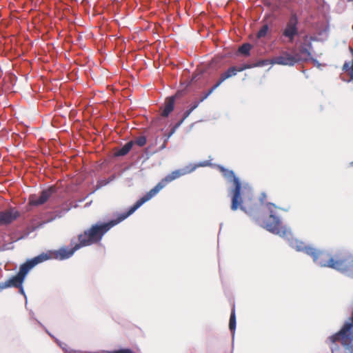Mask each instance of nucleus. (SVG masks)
Here are the masks:
<instances>
[{
	"mask_svg": "<svg viewBox=\"0 0 353 353\" xmlns=\"http://www.w3.org/2000/svg\"><path fill=\"white\" fill-rule=\"evenodd\" d=\"M251 48H252V45L248 43H243L242 46H241L239 48L238 50H239V53L247 57V56L250 55V51Z\"/></svg>",
	"mask_w": 353,
	"mask_h": 353,
	"instance_id": "obj_18",
	"label": "nucleus"
},
{
	"mask_svg": "<svg viewBox=\"0 0 353 353\" xmlns=\"http://www.w3.org/2000/svg\"><path fill=\"white\" fill-rule=\"evenodd\" d=\"M298 25V16L295 12H292L285 26L281 31V37L286 39L288 42L292 43L299 34Z\"/></svg>",
	"mask_w": 353,
	"mask_h": 353,
	"instance_id": "obj_7",
	"label": "nucleus"
},
{
	"mask_svg": "<svg viewBox=\"0 0 353 353\" xmlns=\"http://www.w3.org/2000/svg\"><path fill=\"white\" fill-rule=\"evenodd\" d=\"M268 30H269L268 25V24L263 25L260 28V30L258 31V32L256 34V37L259 39L265 37L267 35Z\"/></svg>",
	"mask_w": 353,
	"mask_h": 353,
	"instance_id": "obj_19",
	"label": "nucleus"
},
{
	"mask_svg": "<svg viewBox=\"0 0 353 353\" xmlns=\"http://www.w3.org/2000/svg\"><path fill=\"white\" fill-rule=\"evenodd\" d=\"M268 207L270 211H272L271 208H275V205L272 203H269ZM262 226L272 233L281 236H285L288 232V229L282 225L279 218L273 214L272 212H271L269 217L263 221Z\"/></svg>",
	"mask_w": 353,
	"mask_h": 353,
	"instance_id": "obj_6",
	"label": "nucleus"
},
{
	"mask_svg": "<svg viewBox=\"0 0 353 353\" xmlns=\"http://www.w3.org/2000/svg\"><path fill=\"white\" fill-rule=\"evenodd\" d=\"M35 262L36 261H34L32 258L21 265L19 271L15 276H12L6 281L0 283V292L9 288H17V287H21V285H23L28 272L31 269L37 265Z\"/></svg>",
	"mask_w": 353,
	"mask_h": 353,
	"instance_id": "obj_5",
	"label": "nucleus"
},
{
	"mask_svg": "<svg viewBox=\"0 0 353 353\" xmlns=\"http://www.w3.org/2000/svg\"><path fill=\"white\" fill-rule=\"evenodd\" d=\"M19 216V212L15 208L0 212V225L10 224Z\"/></svg>",
	"mask_w": 353,
	"mask_h": 353,
	"instance_id": "obj_10",
	"label": "nucleus"
},
{
	"mask_svg": "<svg viewBox=\"0 0 353 353\" xmlns=\"http://www.w3.org/2000/svg\"><path fill=\"white\" fill-rule=\"evenodd\" d=\"M295 244V247L297 251L303 252L309 256H310V254L314 252L312 247L307 246L302 242L296 241Z\"/></svg>",
	"mask_w": 353,
	"mask_h": 353,
	"instance_id": "obj_15",
	"label": "nucleus"
},
{
	"mask_svg": "<svg viewBox=\"0 0 353 353\" xmlns=\"http://www.w3.org/2000/svg\"><path fill=\"white\" fill-rule=\"evenodd\" d=\"M133 145H134L133 141H130L126 143L121 149H119L116 152V155L117 156H124V155L127 154L132 149Z\"/></svg>",
	"mask_w": 353,
	"mask_h": 353,
	"instance_id": "obj_16",
	"label": "nucleus"
},
{
	"mask_svg": "<svg viewBox=\"0 0 353 353\" xmlns=\"http://www.w3.org/2000/svg\"><path fill=\"white\" fill-rule=\"evenodd\" d=\"M229 328L232 332H234L235 328H236V314H235V307L234 306L232 307L230 317V321H229Z\"/></svg>",
	"mask_w": 353,
	"mask_h": 353,
	"instance_id": "obj_17",
	"label": "nucleus"
},
{
	"mask_svg": "<svg viewBox=\"0 0 353 353\" xmlns=\"http://www.w3.org/2000/svg\"><path fill=\"white\" fill-rule=\"evenodd\" d=\"M268 63V60H262L259 61L257 63L254 64H243L239 67L232 66L230 67L226 71L221 73L219 79L216 81V83L207 92L204 94V95L201 98V101H203L210 96L214 90H216L220 85L225 81L226 79L231 78L235 76L238 72H242L246 69H250L253 67H259L263 66Z\"/></svg>",
	"mask_w": 353,
	"mask_h": 353,
	"instance_id": "obj_4",
	"label": "nucleus"
},
{
	"mask_svg": "<svg viewBox=\"0 0 353 353\" xmlns=\"http://www.w3.org/2000/svg\"><path fill=\"white\" fill-rule=\"evenodd\" d=\"M221 171L225 178L233 183L234 187L230 190L231 195V210L233 211L240 208L248 214H251L254 209L255 205L252 203V196L250 190L246 186H242L239 179L235 176L232 170L221 168Z\"/></svg>",
	"mask_w": 353,
	"mask_h": 353,
	"instance_id": "obj_2",
	"label": "nucleus"
},
{
	"mask_svg": "<svg viewBox=\"0 0 353 353\" xmlns=\"http://www.w3.org/2000/svg\"><path fill=\"white\" fill-rule=\"evenodd\" d=\"M299 62V59L294 55L285 53L283 55L279 56L274 59V63L279 65H294Z\"/></svg>",
	"mask_w": 353,
	"mask_h": 353,
	"instance_id": "obj_11",
	"label": "nucleus"
},
{
	"mask_svg": "<svg viewBox=\"0 0 353 353\" xmlns=\"http://www.w3.org/2000/svg\"><path fill=\"white\" fill-rule=\"evenodd\" d=\"M17 288H19V292L22 294H24V290L23 288V285H21V287H17Z\"/></svg>",
	"mask_w": 353,
	"mask_h": 353,
	"instance_id": "obj_22",
	"label": "nucleus"
},
{
	"mask_svg": "<svg viewBox=\"0 0 353 353\" xmlns=\"http://www.w3.org/2000/svg\"><path fill=\"white\" fill-rule=\"evenodd\" d=\"M202 101H201V99L199 100V101H196V102H194V104L192 105V107L186 110L184 113H183V116L182 117V119L181 120H179L171 129L170 132V136H172L174 132L176 130V129L183 123V122L184 121V120L190 114V113L194 110L196 109L199 103L201 102Z\"/></svg>",
	"mask_w": 353,
	"mask_h": 353,
	"instance_id": "obj_13",
	"label": "nucleus"
},
{
	"mask_svg": "<svg viewBox=\"0 0 353 353\" xmlns=\"http://www.w3.org/2000/svg\"><path fill=\"white\" fill-rule=\"evenodd\" d=\"M313 253L310 254L313 261L321 267H331V255L328 252L313 248Z\"/></svg>",
	"mask_w": 353,
	"mask_h": 353,
	"instance_id": "obj_9",
	"label": "nucleus"
},
{
	"mask_svg": "<svg viewBox=\"0 0 353 353\" xmlns=\"http://www.w3.org/2000/svg\"><path fill=\"white\" fill-rule=\"evenodd\" d=\"M120 215L116 219L111 220L107 223H97L92 225L89 229L85 230L83 233L78 236L79 243H75L72 248L61 247L57 250L49 251L33 258L38 265L48 259H57L63 261L71 257L75 251L82 247L88 246L92 244L99 243L103 235L108 232L112 228L123 221Z\"/></svg>",
	"mask_w": 353,
	"mask_h": 353,
	"instance_id": "obj_1",
	"label": "nucleus"
},
{
	"mask_svg": "<svg viewBox=\"0 0 353 353\" xmlns=\"http://www.w3.org/2000/svg\"><path fill=\"white\" fill-rule=\"evenodd\" d=\"M170 137V134H169L168 138L165 140L164 143L161 146V149H163V148H165L166 147V143H167L168 139H169Z\"/></svg>",
	"mask_w": 353,
	"mask_h": 353,
	"instance_id": "obj_21",
	"label": "nucleus"
},
{
	"mask_svg": "<svg viewBox=\"0 0 353 353\" xmlns=\"http://www.w3.org/2000/svg\"><path fill=\"white\" fill-rule=\"evenodd\" d=\"M55 191L56 188L51 186L49 188L41 191L39 195L31 194L29 197V204L34 206L43 205L50 199Z\"/></svg>",
	"mask_w": 353,
	"mask_h": 353,
	"instance_id": "obj_8",
	"label": "nucleus"
},
{
	"mask_svg": "<svg viewBox=\"0 0 353 353\" xmlns=\"http://www.w3.org/2000/svg\"><path fill=\"white\" fill-rule=\"evenodd\" d=\"M196 168V165H189L182 169L176 170L162 179L153 188H152L145 195L139 199L130 208L128 212L120 214L121 219L125 220L129 216L132 214L144 203L151 199L161 190L165 187L172 181L188 174L192 172Z\"/></svg>",
	"mask_w": 353,
	"mask_h": 353,
	"instance_id": "obj_3",
	"label": "nucleus"
},
{
	"mask_svg": "<svg viewBox=\"0 0 353 353\" xmlns=\"http://www.w3.org/2000/svg\"><path fill=\"white\" fill-rule=\"evenodd\" d=\"M134 142V144H136L140 147H143L146 144L147 139L145 136H140L137 137Z\"/></svg>",
	"mask_w": 353,
	"mask_h": 353,
	"instance_id": "obj_20",
	"label": "nucleus"
},
{
	"mask_svg": "<svg viewBox=\"0 0 353 353\" xmlns=\"http://www.w3.org/2000/svg\"><path fill=\"white\" fill-rule=\"evenodd\" d=\"M175 97L172 96L166 99L164 105L162 108L161 116L167 117L174 110Z\"/></svg>",
	"mask_w": 353,
	"mask_h": 353,
	"instance_id": "obj_14",
	"label": "nucleus"
},
{
	"mask_svg": "<svg viewBox=\"0 0 353 353\" xmlns=\"http://www.w3.org/2000/svg\"><path fill=\"white\" fill-rule=\"evenodd\" d=\"M310 48L311 45L310 43H303L300 46L299 52L295 54V57L299 59V62L306 61L310 58Z\"/></svg>",
	"mask_w": 353,
	"mask_h": 353,
	"instance_id": "obj_12",
	"label": "nucleus"
}]
</instances>
